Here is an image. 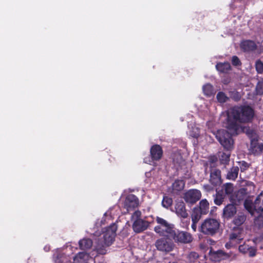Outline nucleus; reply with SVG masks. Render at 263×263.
<instances>
[{"label":"nucleus","mask_w":263,"mask_h":263,"mask_svg":"<svg viewBox=\"0 0 263 263\" xmlns=\"http://www.w3.org/2000/svg\"><path fill=\"white\" fill-rule=\"evenodd\" d=\"M254 116H227L223 122V126L231 135L237 136L242 133L250 132L251 129L245 125L251 122Z\"/></svg>","instance_id":"f257e3e1"},{"label":"nucleus","mask_w":263,"mask_h":263,"mask_svg":"<svg viewBox=\"0 0 263 263\" xmlns=\"http://www.w3.org/2000/svg\"><path fill=\"white\" fill-rule=\"evenodd\" d=\"M117 226L115 223L111 224L109 227L102 230L101 233L96 232L95 249L100 254L107 253L106 248L110 246L114 241Z\"/></svg>","instance_id":"f03ea898"},{"label":"nucleus","mask_w":263,"mask_h":263,"mask_svg":"<svg viewBox=\"0 0 263 263\" xmlns=\"http://www.w3.org/2000/svg\"><path fill=\"white\" fill-rule=\"evenodd\" d=\"M156 221L159 224L155 227V231L161 236H166L173 238L175 241L180 242V233L178 230H176L174 226L168 223L165 220L157 217Z\"/></svg>","instance_id":"7ed1b4c3"},{"label":"nucleus","mask_w":263,"mask_h":263,"mask_svg":"<svg viewBox=\"0 0 263 263\" xmlns=\"http://www.w3.org/2000/svg\"><path fill=\"white\" fill-rule=\"evenodd\" d=\"M245 209L252 215L255 213L260 214L263 212V191L256 198L254 202L249 199L244 201Z\"/></svg>","instance_id":"20e7f679"},{"label":"nucleus","mask_w":263,"mask_h":263,"mask_svg":"<svg viewBox=\"0 0 263 263\" xmlns=\"http://www.w3.org/2000/svg\"><path fill=\"white\" fill-rule=\"evenodd\" d=\"M220 227L219 222L213 218L205 219L200 226V232L205 235L213 236L218 232Z\"/></svg>","instance_id":"39448f33"},{"label":"nucleus","mask_w":263,"mask_h":263,"mask_svg":"<svg viewBox=\"0 0 263 263\" xmlns=\"http://www.w3.org/2000/svg\"><path fill=\"white\" fill-rule=\"evenodd\" d=\"M231 135L225 129L218 130L216 134V138L223 147L228 151H231L233 148L234 140Z\"/></svg>","instance_id":"423d86ee"},{"label":"nucleus","mask_w":263,"mask_h":263,"mask_svg":"<svg viewBox=\"0 0 263 263\" xmlns=\"http://www.w3.org/2000/svg\"><path fill=\"white\" fill-rule=\"evenodd\" d=\"M247 135L251 139L250 152L254 155L260 154L263 150V143H258V136L256 132L252 129L250 132H247Z\"/></svg>","instance_id":"0eeeda50"},{"label":"nucleus","mask_w":263,"mask_h":263,"mask_svg":"<svg viewBox=\"0 0 263 263\" xmlns=\"http://www.w3.org/2000/svg\"><path fill=\"white\" fill-rule=\"evenodd\" d=\"M227 115H254V112L249 105H236L228 109Z\"/></svg>","instance_id":"6e6552de"},{"label":"nucleus","mask_w":263,"mask_h":263,"mask_svg":"<svg viewBox=\"0 0 263 263\" xmlns=\"http://www.w3.org/2000/svg\"><path fill=\"white\" fill-rule=\"evenodd\" d=\"M201 193L196 189L190 190L184 194L183 199L186 202L193 204L200 200Z\"/></svg>","instance_id":"1a4fd4ad"},{"label":"nucleus","mask_w":263,"mask_h":263,"mask_svg":"<svg viewBox=\"0 0 263 263\" xmlns=\"http://www.w3.org/2000/svg\"><path fill=\"white\" fill-rule=\"evenodd\" d=\"M139 205L138 199L133 194L127 195L125 199L124 205L127 211L132 210Z\"/></svg>","instance_id":"9d476101"},{"label":"nucleus","mask_w":263,"mask_h":263,"mask_svg":"<svg viewBox=\"0 0 263 263\" xmlns=\"http://www.w3.org/2000/svg\"><path fill=\"white\" fill-rule=\"evenodd\" d=\"M240 47L243 52L249 53L255 51L257 48V46L254 41L246 40L241 42Z\"/></svg>","instance_id":"9b49d317"},{"label":"nucleus","mask_w":263,"mask_h":263,"mask_svg":"<svg viewBox=\"0 0 263 263\" xmlns=\"http://www.w3.org/2000/svg\"><path fill=\"white\" fill-rule=\"evenodd\" d=\"M210 182L214 186H217L221 184L222 180L220 170L216 168H211Z\"/></svg>","instance_id":"f8f14e48"},{"label":"nucleus","mask_w":263,"mask_h":263,"mask_svg":"<svg viewBox=\"0 0 263 263\" xmlns=\"http://www.w3.org/2000/svg\"><path fill=\"white\" fill-rule=\"evenodd\" d=\"M149 223L148 221L142 219H138L134 221L133 228L135 232L140 233L147 229Z\"/></svg>","instance_id":"ddd939ff"},{"label":"nucleus","mask_w":263,"mask_h":263,"mask_svg":"<svg viewBox=\"0 0 263 263\" xmlns=\"http://www.w3.org/2000/svg\"><path fill=\"white\" fill-rule=\"evenodd\" d=\"M237 212L235 204H228L223 210V215L225 218L229 219L233 217Z\"/></svg>","instance_id":"4468645a"},{"label":"nucleus","mask_w":263,"mask_h":263,"mask_svg":"<svg viewBox=\"0 0 263 263\" xmlns=\"http://www.w3.org/2000/svg\"><path fill=\"white\" fill-rule=\"evenodd\" d=\"M150 152L152 160L157 161L160 160L163 155L161 147L157 144L152 146Z\"/></svg>","instance_id":"2eb2a0df"},{"label":"nucleus","mask_w":263,"mask_h":263,"mask_svg":"<svg viewBox=\"0 0 263 263\" xmlns=\"http://www.w3.org/2000/svg\"><path fill=\"white\" fill-rule=\"evenodd\" d=\"M157 248L162 251L170 252L172 250V245L164 239H159L156 242Z\"/></svg>","instance_id":"dca6fc26"},{"label":"nucleus","mask_w":263,"mask_h":263,"mask_svg":"<svg viewBox=\"0 0 263 263\" xmlns=\"http://www.w3.org/2000/svg\"><path fill=\"white\" fill-rule=\"evenodd\" d=\"M247 189L242 188L239 190L233 197V203L235 204H239L240 201L243 200L246 197Z\"/></svg>","instance_id":"f3484780"},{"label":"nucleus","mask_w":263,"mask_h":263,"mask_svg":"<svg viewBox=\"0 0 263 263\" xmlns=\"http://www.w3.org/2000/svg\"><path fill=\"white\" fill-rule=\"evenodd\" d=\"M215 67L220 73H228L231 70V65L228 62H218L216 64Z\"/></svg>","instance_id":"a211bd4d"},{"label":"nucleus","mask_w":263,"mask_h":263,"mask_svg":"<svg viewBox=\"0 0 263 263\" xmlns=\"http://www.w3.org/2000/svg\"><path fill=\"white\" fill-rule=\"evenodd\" d=\"M90 258L86 252H81L73 257L74 263H87Z\"/></svg>","instance_id":"6ab92c4d"},{"label":"nucleus","mask_w":263,"mask_h":263,"mask_svg":"<svg viewBox=\"0 0 263 263\" xmlns=\"http://www.w3.org/2000/svg\"><path fill=\"white\" fill-rule=\"evenodd\" d=\"M53 260L55 263L67 262L68 258L67 256H64L61 251L58 250L54 253Z\"/></svg>","instance_id":"aec40b11"},{"label":"nucleus","mask_w":263,"mask_h":263,"mask_svg":"<svg viewBox=\"0 0 263 263\" xmlns=\"http://www.w3.org/2000/svg\"><path fill=\"white\" fill-rule=\"evenodd\" d=\"M239 168L238 166H233L228 172L227 178L234 180L238 176Z\"/></svg>","instance_id":"412c9836"},{"label":"nucleus","mask_w":263,"mask_h":263,"mask_svg":"<svg viewBox=\"0 0 263 263\" xmlns=\"http://www.w3.org/2000/svg\"><path fill=\"white\" fill-rule=\"evenodd\" d=\"M80 248L83 250L90 249L92 245V241L89 238H83L79 242Z\"/></svg>","instance_id":"4be33fe9"},{"label":"nucleus","mask_w":263,"mask_h":263,"mask_svg":"<svg viewBox=\"0 0 263 263\" xmlns=\"http://www.w3.org/2000/svg\"><path fill=\"white\" fill-rule=\"evenodd\" d=\"M234 230L235 231H238V232H233L230 234V239L232 241H236V242H237L238 241H239L242 239V238L241 236V232L243 231V230L238 228L236 229L234 228Z\"/></svg>","instance_id":"5701e85b"},{"label":"nucleus","mask_w":263,"mask_h":263,"mask_svg":"<svg viewBox=\"0 0 263 263\" xmlns=\"http://www.w3.org/2000/svg\"><path fill=\"white\" fill-rule=\"evenodd\" d=\"M203 91L205 96L211 97L215 94V90L213 86L211 84H206L202 87Z\"/></svg>","instance_id":"b1692460"},{"label":"nucleus","mask_w":263,"mask_h":263,"mask_svg":"<svg viewBox=\"0 0 263 263\" xmlns=\"http://www.w3.org/2000/svg\"><path fill=\"white\" fill-rule=\"evenodd\" d=\"M246 220V216L243 213H239L233 219V223L237 226L242 225Z\"/></svg>","instance_id":"393cba45"},{"label":"nucleus","mask_w":263,"mask_h":263,"mask_svg":"<svg viewBox=\"0 0 263 263\" xmlns=\"http://www.w3.org/2000/svg\"><path fill=\"white\" fill-rule=\"evenodd\" d=\"M197 208L203 214H206L209 212V203L206 199H202L199 202V206Z\"/></svg>","instance_id":"a878e982"},{"label":"nucleus","mask_w":263,"mask_h":263,"mask_svg":"<svg viewBox=\"0 0 263 263\" xmlns=\"http://www.w3.org/2000/svg\"><path fill=\"white\" fill-rule=\"evenodd\" d=\"M181 193V181L176 180L172 185V194L174 195H180Z\"/></svg>","instance_id":"bb28decb"},{"label":"nucleus","mask_w":263,"mask_h":263,"mask_svg":"<svg viewBox=\"0 0 263 263\" xmlns=\"http://www.w3.org/2000/svg\"><path fill=\"white\" fill-rule=\"evenodd\" d=\"M230 155L231 154L230 152H219L218 156L220 162L224 164L228 163L230 161Z\"/></svg>","instance_id":"cd10ccee"},{"label":"nucleus","mask_w":263,"mask_h":263,"mask_svg":"<svg viewBox=\"0 0 263 263\" xmlns=\"http://www.w3.org/2000/svg\"><path fill=\"white\" fill-rule=\"evenodd\" d=\"M202 214H203L200 211V209H198V208H195L192 214V221L198 222L201 218Z\"/></svg>","instance_id":"c85d7f7f"},{"label":"nucleus","mask_w":263,"mask_h":263,"mask_svg":"<svg viewBox=\"0 0 263 263\" xmlns=\"http://www.w3.org/2000/svg\"><path fill=\"white\" fill-rule=\"evenodd\" d=\"M193 240V236L190 233L182 232V243H190L192 242Z\"/></svg>","instance_id":"c756f323"},{"label":"nucleus","mask_w":263,"mask_h":263,"mask_svg":"<svg viewBox=\"0 0 263 263\" xmlns=\"http://www.w3.org/2000/svg\"><path fill=\"white\" fill-rule=\"evenodd\" d=\"M224 196L219 192H217L214 197V202L215 204L220 205L224 201Z\"/></svg>","instance_id":"7c9ffc66"},{"label":"nucleus","mask_w":263,"mask_h":263,"mask_svg":"<svg viewBox=\"0 0 263 263\" xmlns=\"http://www.w3.org/2000/svg\"><path fill=\"white\" fill-rule=\"evenodd\" d=\"M216 98L217 101L220 103H224L229 100V97L222 91L218 92Z\"/></svg>","instance_id":"2f4dec72"},{"label":"nucleus","mask_w":263,"mask_h":263,"mask_svg":"<svg viewBox=\"0 0 263 263\" xmlns=\"http://www.w3.org/2000/svg\"><path fill=\"white\" fill-rule=\"evenodd\" d=\"M223 190L224 191L226 194L229 195L233 193L234 190L233 185L231 183L224 184L222 186Z\"/></svg>","instance_id":"473e14b6"},{"label":"nucleus","mask_w":263,"mask_h":263,"mask_svg":"<svg viewBox=\"0 0 263 263\" xmlns=\"http://www.w3.org/2000/svg\"><path fill=\"white\" fill-rule=\"evenodd\" d=\"M255 93L259 96L263 95V80L257 82L255 88Z\"/></svg>","instance_id":"72a5a7b5"},{"label":"nucleus","mask_w":263,"mask_h":263,"mask_svg":"<svg viewBox=\"0 0 263 263\" xmlns=\"http://www.w3.org/2000/svg\"><path fill=\"white\" fill-rule=\"evenodd\" d=\"M190 136L195 138H198L200 136V129L196 126H192L190 131Z\"/></svg>","instance_id":"f704fd0d"},{"label":"nucleus","mask_w":263,"mask_h":263,"mask_svg":"<svg viewBox=\"0 0 263 263\" xmlns=\"http://www.w3.org/2000/svg\"><path fill=\"white\" fill-rule=\"evenodd\" d=\"M230 98L235 101H238L241 99V95L236 90L229 91Z\"/></svg>","instance_id":"c9c22d12"},{"label":"nucleus","mask_w":263,"mask_h":263,"mask_svg":"<svg viewBox=\"0 0 263 263\" xmlns=\"http://www.w3.org/2000/svg\"><path fill=\"white\" fill-rule=\"evenodd\" d=\"M172 204V199L167 197L164 196L162 202V205L165 208H168Z\"/></svg>","instance_id":"e433bc0d"},{"label":"nucleus","mask_w":263,"mask_h":263,"mask_svg":"<svg viewBox=\"0 0 263 263\" xmlns=\"http://www.w3.org/2000/svg\"><path fill=\"white\" fill-rule=\"evenodd\" d=\"M255 68L258 73H263V63L260 60H257L256 61Z\"/></svg>","instance_id":"4c0bfd02"},{"label":"nucleus","mask_w":263,"mask_h":263,"mask_svg":"<svg viewBox=\"0 0 263 263\" xmlns=\"http://www.w3.org/2000/svg\"><path fill=\"white\" fill-rule=\"evenodd\" d=\"M198 257V254L195 252H191L187 255V258L190 262H194Z\"/></svg>","instance_id":"58836bf2"},{"label":"nucleus","mask_w":263,"mask_h":263,"mask_svg":"<svg viewBox=\"0 0 263 263\" xmlns=\"http://www.w3.org/2000/svg\"><path fill=\"white\" fill-rule=\"evenodd\" d=\"M217 158L215 156H211L209 158V163L211 167L215 166V164L217 162Z\"/></svg>","instance_id":"ea45409f"},{"label":"nucleus","mask_w":263,"mask_h":263,"mask_svg":"<svg viewBox=\"0 0 263 263\" xmlns=\"http://www.w3.org/2000/svg\"><path fill=\"white\" fill-rule=\"evenodd\" d=\"M232 64L233 66H237L241 65V63L239 59L236 55H234L232 58Z\"/></svg>","instance_id":"a19ab883"},{"label":"nucleus","mask_w":263,"mask_h":263,"mask_svg":"<svg viewBox=\"0 0 263 263\" xmlns=\"http://www.w3.org/2000/svg\"><path fill=\"white\" fill-rule=\"evenodd\" d=\"M250 247L248 245L246 244H243L242 245H240L239 247V250L240 252H242L243 254H246L248 253V251L249 250Z\"/></svg>","instance_id":"79ce46f5"},{"label":"nucleus","mask_w":263,"mask_h":263,"mask_svg":"<svg viewBox=\"0 0 263 263\" xmlns=\"http://www.w3.org/2000/svg\"><path fill=\"white\" fill-rule=\"evenodd\" d=\"M173 211L176 212L178 216H181V204L179 202L175 204L174 209L173 210Z\"/></svg>","instance_id":"37998d69"},{"label":"nucleus","mask_w":263,"mask_h":263,"mask_svg":"<svg viewBox=\"0 0 263 263\" xmlns=\"http://www.w3.org/2000/svg\"><path fill=\"white\" fill-rule=\"evenodd\" d=\"M141 213L140 211H135L132 216V220H133L134 221L136 219H141L140 218L141 216Z\"/></svg>","instance_id":"c03bdc74"},{"label":"nucleus","mask_w":263,"mask_h":263,"mask_svg":"<svg viewBox=\"0 0 263 263\" xmlns=\"http://www.w3.org/2000/svg\"><path fill=\"white\" fill-rule=\"evenodd\" d=\"M239 164L241 172L245 171L249 167L248 164L245 161H242V162H239Z\"/></svg>","instance_id":"a18cd8bd"},{"label":"nucleus","mask_w":263,"mask_h":263,"mask_svg":"<svg viewBox=\"0 0 263 263\" xmlns=\"http://www.w3.org/2000/svg\"><path fill=\"white\" fill-rule=\"evenodd\" d=\"M186 170L185 173V177L189 178L191 174V164L189 163L187 164V166L186 167Z\"/></svg>","instance_id":"49530a36"},{"label":"nucleus","mask_w":263,"mask_h":263,"mask_svg":"<svg viewBox=\"0 0 263 263\" xmlns=\"http://www.w3.org/2000/svg\"><path fill=\"white\" fill-rule=\"evenodd\" d=\"M247 253H248L249 256L253 257L256 254V250L252 247H250Z\"/></svg>","instance_id":"de8ad7c7"},{"label":"nucleus","mask_w":263,"mask_h":263,"mask_svg":"<svg viewBox=\"0 0 263 263\" xmlns=\"http://www.w3.org/2000/svg\"><path fill=\"white\" fill-rule=\"evenodd\" d=\"M203 187L207 191H210L213 190V187L210 186L209 185H204Z\"/></svg>","instance_id":"09e8293b"},{"label":"nucleus","mask_w":263,"mask_h":263,"mask_svg":"<svg viewBox=\"0 0 263 263\" xmlns=\"http://www.w3.org/2000/svg\"><path fill=\"white\" fill-rule=\"evenodd\" d=\"M197 222L192 221V228L194 231H196V223Z\"/></svg>","instance_id":"8fccbe9b"},{"label":"nucleus","mask_w":263,"mask_h":263,"mask_svg":"<svg viewBox=\"0 0 263 263\" xmlns=\"http://www.w3.org/2000/svg\"><path fill=\"white\" fill-rule=\"evenodd\" d=\"M187 216V214L185 212H183L182 211V217H186Z\"/></svg>","instance_id":"3c124183"},{"label":"nucleus","mask_w":263,"mask_h":263,"mask_svg":"<svg viewBox=\"0 0 263 263\" xmlns=\"http://www.w3.org/2000/svg\"><path fill=\"white\" fill-rule=\"evenodd\" d=\"M44 250L46 252L50 250V247L48 246H46L44 248Z\"/></svg>","instance_id":"603ef678"},{"label":"nucleus","mask_w":263,"mask_h":263,"mask_svg":"<svg viewBox=\"0 0 263 263\" xmlns=\"http://www.w3.org/2000/svg\"><path fill=\"white\" fill-rule=\"evenodd\" d=\"M151 175V172H146L145 173V176L146 177H149Z\"/></svg>","instance_id":"864d4df0"},{"label":"nucleus","mask_w":263,"mask_h":263,"mask_svg":"<svg viewBox=\"0 0 263 263\" xmlns=\"http://www.w3.org/2000/svg\"><path fill=\"white\" fill-rule=\"evenodd\" d=\"M226 247L228 249H229L231 247V243H227L226 244Z\"/></svg>","instance_id":"5fc2aeb1"},{"label":"nucleus","mask_w":263,"mask_h":263,"mask_svg":"<svg viewBox=\"0 0 263 263\" xmlns=\"http://www.w3.org/2000/svg\"><path fill=\"white\" fill-rule=\"evenodd\" d=\"M144 162H145V163H150V161H147L146 159H144Z\"/></svg>","instance_id":"6e6d98bb"},{"label":"nucleus","mask_w":263,"mask_h":263,"mask_svg":"<svg viewBox=\"0 0 263 263\" xmlns=\"http://www.w3.org/2000/svg\"><path fill=\"white\" fill-rule=\"evenodd\" d=\"M108 212H106L105 214V215H107V214H108Z\"/></svg>","instance_id":"4d7b16f0"}]
</instances>
